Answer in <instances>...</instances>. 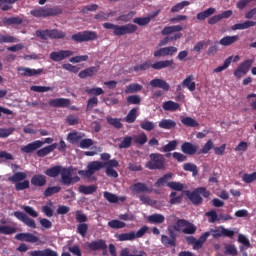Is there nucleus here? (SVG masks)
I'll use <instances>...</instances> for the list:
<instances>
[{
  "mask_svg": "<svg viewBox=\"0 0 256 256\" xmlns=\"http://www.w3.org/2000/svg\"><path fill=\"white\" fill-rule=\"evenodd\" d=\"M44 174L47 177H51L53 179L61 175V184L65 187H71V185H75V183H79L81 181V178L79 176H73V168H67L61 165H55L46 169L44 171Z\"/></svg>",
  "mask_w": 256,
  "mask_h": 256,
  "instance_id": "1",
  "label": "nucleus"
},
{
  "mask_svg": "<svg viewBox=\"0 0 256 256\" xmlns=\"http://www.w3.org/2000/svg\"><path fill=\"white\" fill-rule=\"evenodd\" d=\"M61 13H63V10L59 6L39 7L30 11V15H32V17H42L43 19H47V17H57V15H61Z\"/></svg>",
  "mask_w": 256,
  "mask_h": 256,
  "instance_id": "2",
  "label": "nucleus"
},
{
  "mask_svg": "<svg viewBox=\"0 0 256 256\" xmlns=\"http://www.w3.org/2000/svg\"><path fill=\"white\" fill-rule=\"evenodd\" d=\"M150 160L146 163V169L151 171H163L165 169V156L161 153H151L149 155Z\"/></svg>",
  "mask_w": 256,
  "mask_h": 256,
  "instance_id": "3",
  "label": "nucleus"
},
{
  "mask_svg": "<svg viewBox=\"0 0 256 256\" xmlns=\"http://www.w3.org/2000/svg\"><path fill=\"white\" fill-rule=\"evenodd\" d=\"M185 195L193 205H201V203H203V198L201 195L207 199V197L211 195V192H209L205 187H199L194 189L192 192L187 190Z\"/></svg>",
  "mask_w": 256,
  "mask_h": 256,
  "instance_id": "4",
  "label": "nucleus"
},
{
  "mask_svg": "<svg viewBox=\"0 0 256 256\" xmlns=\"http://www.w3.org/2000/svg\"><path fill=\"white\" fill-rule=\"evenodd\" d=\"M105 167V164L100 161H92L87 165V170H79L78 175L81 177H85L86 179H90V177H93L94 173H97V171H101Z\"/></svg>",
  "mask_w": 256,
  "mask_h": 256,
  "instance_id": "5",
  "label": "nucleus"
},
{
  "mask_svg": "<svg viewBox=\"0 0 256 256\" xmlns=\"http://www.w3.org/2000/svg\"><path fill=\"white\" fill-rule=\"evenodd\" d=\"M98 35L95 31L86 30L83 32H78L76 34H73L71 36L72 41H75L76 43H85L87 41H95L97 39Z\"/></svg>",
  "mask_w": 256,
  "mask_h": 256,
  "instance_id": "6",
  "label": "nucleus"
},
{
  "mask_svg": "<svg viewBox=\"0 0 256 256\" xmlns=\"http://www.w3.org/2000/svg\"><path fill=\"white\" fill-rule=\"evenodd\" d=\"M183 31V26L175 25V26H165L164 29L161 31V35H172V33H176L170 37V41H177L183 37V34L180 32Z\"/></svg>",
  "mask_w": 256,
  "mask_h": 256,
  "instance_id": "7",
  "label": "nucleus"
},
{
  "mask_svg": "<svg viewBox=\"0 0 256 256\" xmlns=\"http://www.w3.org/2000/svg\"><path fill=\"white\" fill-rule=\"evenodd\" d=\"M254 61L251 59L245 60L242 62L237 69L234 71V76L237 77V79H241L243 75H247L249 73V70L251 67H253Z\"/></svg>",
  "mask_w": 256,
  "mask_h": 256,
  "instance_id": "8",
  "label": "nucleus"
},
{
  "mask_svg": "<svg viewBox=\"0 0 256 256\" xmlns=\"http://www.w3.org/2000/svg\"><path fill=\"white\" fill-rule=\"evenodd\" d=\"M17 72L22 75V77H37V75H42L45 73L43 68L33 69L29 67H18Z\"/></svg>",
  "mask_w": 256,
  "mask_h": 256,
  "instance_id": "9",
  "label": "nucleus"
},
{
  "mask_svg": "<svg viewBox=\"0 0 256 256\" xmlns=\"http://www.w3.org/2000/svg\"><path fill=\"white\" fill-rule=\"evenodd\" d=\"M14 217H16V219H18L19 221H22V223H24V225H26L27 227H30V229H37V224L35 223V220L29 218L27 214L21 211H15Z\"/></svg>",
  "mask_w": 256,
  "mask_h": 256,
  "instance_id": "10",
  "label": "nucleus"
},
{
  "mask_svg": "<svg viewBox=\"0 0 256 256\" xmlns=\"http://www.w3.org/2000/svg\"><path fill=\"white\" fill-rule=\"evenodd\" d=\"M137 29L138 27L135 24H126L122 26L118 25L116 37H123V35H133V33L137 32Z\"/></svg>",
  "mask_w": 256,
  "mask_h": 256,
  "instance_id": "11",
  "label": "nucleus"
},
{
  "mask_svg": "<svg viewBox=\"0 0 256 256\" xmlns=\"http://www.w3.org/2000/svg\"><path fill=\"white\" fill-rule=\"evenodd\" d=\"M72 55H73V51L71 50H60L57 52H51L50 59L52 61H55V63H59V61L69 59V57H72Z\"/></svg>",
  "mask_w": 256,
  "mask_h": 256,
  "instance_id": "12",
  "label": "nucleus"
},
{
  "mask_svg": "<svg viewBox=\"0 0 256 256\" xmlns=\"http://www.w3.org/2000/svg\"><path fill=\"white\" fill-rule=\"evenodd\" d=\"M15 239L16 241H25L26 243H37L39 241V237L29 232L18 233L15 235Z\"/></svg>",
  "mask_w": 256,
  "mask_h": 256,
  "instance_id": "13",
  "label": "nucleus"
},
{
  "mask_svg": "<svg viewBox=\"0 0 256 256\" xmlns=\"http://www.w3.org/2000/svg\"><path fill=\"white\" fill-rule=\"evenodd\" d=\"M43 143H44V142L41 141V140H36V141H34V142H31V143H29V144L23 146V147L20 149V151H21L22 153H28V154H29V153H33V152L37 151V149H41Z\"/></svg>",
  "mask_w": 256,
  "mask_h": 256,
  "instance_id": "14",
  "label": "nucleus"
},
{
  "mask_svg": "<svg viewBox=\"0 0 256 256\" xmlns=\"http://www.w3.org/2000/svg\"><path fill=\"white\" fill-rule=\"evenodd\" d=\"M86 247L90 249V251H101V249H107V242L103 239H99L92 242H87Z\"/></svg>",
  "mask_w": 256,
  "mask_h": 256,
  "instance_id": "15",
  "label": "nucleus"
},
{
  "mask_svg": "<svg viewBox=\"0 0 256 256\" xmlns=\"http://www.w3.org/2000/svg\"><path fill=\"white\" fill-rule=\"evenodd\" d=\"M173 65H175V61L173 59L160 60L153 63L151 69H154L155 71H161V69H167L169 67H173Z\"/></svg>",
  "mask_w": 256,
  "mask_h": 256,
  "instance_id": "16",
  "label": "nucleus"
},
{
  "mask_svg": "<svg viewBox=\"0 0 256 256\" xmlns=\"http://www.w3.org/2000/svg\"><path fill=\"white\" fill-rule=\"evenodd\" d=\"M150 85L154 89H163V91H169L171 89V86L167 81L161 79V78H154L150 81Z\"/></svg>",
  "mask_w": 256,
  "mask_h": 256,
  "instance_id": "17",
  "label": "nucleus"
},
{
  "mask_svg": "<svg viewBox=\"0 0 256 256\" xmlns=\"http://www.w3.org/2000/svg\"><path fill=\"white\" fill-rule=\"evenodd\" d=\"M48 105L50 107L65 108V107H69V105H71V100L67 99V98H55V99L49 100Z\"/></svg>",
  "mask_w": 256,
  "mask_h": 256,
  "instance_id": "18",
  "label": "nucleus"
},
{
  "mask_svg": "<svg viewBox=\"0 0 256 256\" xmlns=\"http://www.w3.org/2000/svg\"><path fill=\"white\" fill-rule=\"evenodd\" d=\"M33 187H45L47 185V176L43 174H35L30 180Z\"/></svg>",
  "mask_w": 256,
  "mask_h": 256,
  "instance_id": "19",
  "label": "nucleus"
},
{
  "mask_svg": "<svg viewBox=\"0 0 256 256\" xmlns=\"http://www.w3.org/2000/svg\"><path fill=\"white\" fill-rule=\"evenodd\" d=\"M99 73V67L91 66L79 72L78 77L80 79H87V77H94Z\"/></svg>",
  "mask_w": 256,
  "mask_h": 256,
  "instance_id": "20",
  "label": "nucleus"
},
{
  "mask_svg": "<svg viewBox=\"0 0 256 256\" xmlns=\"http://www.w3.org/2000/svg\"><path fill=\"white\" fill-rule=\"evenodd\" d=\"M23 23V19L20 17H4L2 18V22H0V27H9V25H21Z\"/></svg>",
  "mask_w": 256,
  "mask_h": 256,
  "instance_id": "21",
  "label": "nucleus"
},
{
  "mask_svg": "<svg viewBox=\"0 0 256 256\" xmlns=\"http://www.w3.org/2000/svg\"><path fill=\"white\" fill-rule=\"evenodd\" d=\"M181 151L184 155H195L197 153V145L191 142H184L181 145Z\"/></svg>",
  "mask_w": 256,
  "mask_h": 256,
  "instance_id": "22",
  "label": "nucleus"
},
{
  "mask_svg": "<svg viewBox=\"0 0 256 256\" xmlns=\"http://www.w3.org/2000/svg\"><path fill=\"white\" fill-rule=\"evenodd\" d=\"M239 59H240L239 55H236L234 57L233 56L228 57L224 61V64L222 66H218L216 69H214V73H221V71H225V69H228L229 65H231V61H233V63H237Z\"/></svg>",
  "mask_w": 256,
  "mask_h": 256,
  "instance_id": "23",
  "label": "nucleus"
},
{
  "mask_svg": "<svg viewBox=\"0 0 256 256\" xmlns=\"http://www.w3.org/2000/svg\"><path fill=\"white\" fill-rule=\"evenodd\" d=\"M83 137H85L84 133H81V132H70L67 135V141L69 143H71V145H77V143H79V141H81V139H83Z\"/></svg>",
  "mask_w": 256,
  "mask_h": 256,
  "instance_id": "24",
  "label": "nucleus"
},
{
  "mask_svg": "<svg viewBox=\"0 0 256 256\" xmlns=\"http://www.w3.org/2000/svg\"><path fill=\"white\" fill-rule=\"evenodd\" d=\"M193 79V75H189L182 82L183 87H186V89H188V91L191 93L197 89V84L195 81H193Z\"/></svg>",
  "mask_w": 256,
  "mask_h": 256,
  "instance_id": "25",
  "label": "nucleus"
},
{
  "mask_svg": "<svg viewBox=\"0 0 256 256\" xmlns=\"http://www.w3.org/2000/svg\"><path fill=\"white\" fill-rule=\"evenodd\" d=\"M216 11L217 10L215 8L210 7L202 12H199L196 15V18L198 21H205V19H209V17H211V15H215Z\"/></svg>",
  "mask_w": 256,
  "mask_h": 256,
  "instance_id": "26",
  "label": "nucleus"
},
{
  "mask_svg": "<svg viewBox=\"0 0 256 256\" xmlns=\"http://www.w3.org/2000/svg\"><path fill=\"white\" fill-rule=\"evenodd\" d=\"M158 127H160V129H166L169 131V130L175 129V127H177V122H175V120H171V119H162L158 123Z\"/></svg>",
  "mask_w": 256,
  "mask_h": 256,
  "instance_id": "27",
  "label": "nucleus"
},
{
  "mask_svg": "<svg viewBox=\"0 0 256 256\" xmlns=\"http://www.w3.org/2000/svg\"><path fill=\"white\" fill-rule=\"evenodd\" d=\"M130 191L134 193H149V187L145 183L137 182L130 186Z\"/></svg>",
  "mask_w": 256,
  "mask_h": 256,
  "instance_id": "28",
  "label": "nucleus"
},
{
  "mask_svg": "<svg viewBox=\"0 0 256 256\" xmlns=\"http://www.w3.org/2000/svg\"><path fill=\"white\" fill-rule=\"evenodd\" d=\"M27 179V173L25 172H15L12 176L8 178V181L11 183L17 184L21 181H25Z\"/></svg>",
  "mask_w": 256,
  "mask_h": 256,
  "instance_id": "29",
  "label": "nucleus"
},
{
  "mask_svg": "<svg viewBox=\"0 0 256 256\" xmlns=\"http://www.w3.org/2000/svg\"><path fill=\"white\" fill-rule=\"evenodd\" d=\"M256 22L248 20L244 23H237L232 26V31H242L243 29H249L250 27H255Z\"/></svg>",
  "mask_w": 256,
  "mask_h": 256,
  "instance_id": "30",
  "label": "nucleus"
},
{
  "mask_svg": "<svg viewBox=\"0 0 256 256\" xmlns=\"http://www.w3.org/2000/svg\"><path fill=\"white\" fill-rule=\"evenodd\" d=\"M164 111H179L181 109V105L174 101H166L162 105Z\"/></svg>",
  "mask_w": 256,
  "mask_h": 256,
  "instance_id": "31",
  "label": "nucleus"
},
{
  "mask_svg": "<svg viewBox=\"0 0 256 256\" xmlns=\"http://www.w3.org/2000/svg\"><path fill=\"white\" fill-rule=\"evenodd\" d=\"M236 41H239V35L223 37L220 39L219 43L223 45V47H229V45H233Z\"/></svg>",
  "mask_w": 256,
  "mask_h": 256,
  "instance_id": "32",
  "label": "nucleus"
},
{
  "mask_svg": "<svg viewBox=\"0 0 256 256\" xmlns=\"http://www.w3.org/2000/svg\"><path fill=\"white\" fill-rule=\"evenodd\" d=\"M148 222L154 225H161L165 223V216L163 214H152L148 216Z\"/></svg>",
  "mask_w": 256,
  "mask_h": 256,
  "instance_id": "33",
  "label": "nucleus"
},
{
  "mask_svg": "<svg viewBox=\"0 0 256 256\" xmlns=\"http://www.w3.org/2000/svg\"><path fill=\"white\" fill-rule=\"evenodd\" d=\"M171 179H173V173L169 172L163 175V177L159 178L154 183V187H165V185H167V181H171Z\"/></svg>",
  "mask_w": 256,
  "mask_h": 256,
  "instance_id": "34",
  "label": "nucleus"
},
{
  "mask_svg": "<svg viewBox=\"0 0 256 256\" xmlns=\"http://www.w3.org/2000/svg\"><path fill=\"white\" fill-rule=\"evenodd\" d=\"M175 149H177V140H172L163 147L158 148V151L161 153H171V151H175Z\"/></svg>",
  "mask_w": 256,
  "mask_h": 256,
  "instance_id": "35",
  "label": "nucleus"
},
{
  "mask_svg": "<svg viewBox=\"0 0 256 256\" xmlns=\"http://www.w3.org/2000/svg\"><path fill=\"white\" fill-rule=\"evenodd\" d=\"M78 190L80 193H83V195H93V193L97 192V185H80Z\"/></svg>",
  "mask_w": 256,
  "mask_h": 256,
  "instance_id": "36",
  "label": "nucleus"
},
{
  "mask_svg": "<svg viewBox=\"0 0 256 256\" xmlns=\"http://www.w3.org/2000/svg\"><path fill=\"white\" fill-rule=\"evenodd\" d=\"M49 39H65L66 33L59 29H51L49 30Z\"/></svg>",
  "mask_w": 256,
  "mask_h": 256,
  "instance_id": "37",
  "label": "nucleus"
},
{
  "mask_svg": "<svg viewBox=\"0 0 256 256\" xmlns=\"http://www.w3.org/2000/svg\"><path fill=\"white\" fill-rule=\"evenodd\" d=\"M18 1L20 0H0L1 11H11V5H15V3H18Z\"/></svg>",
  "mask_w": 256,
  "mask_h": 256,
  "instance_id": "38",
  "label": "nucleus"
},
{
  "mask_svg": "<svg viewBox=\"0 0 256 256\" xmlns=\"http://www.w3.org/2000/svg\"><path fill=\"white\" fill-rule=\"evenodd\" d=\"M106 122L108 125H112L115 129H123V123H121V119L113 118L111 116L106 117Z\"/></svg>",
  "mask_w": 256,
  "mask_h": 256,
  "instance_id": "39",
  "label": "nucleus"
},
{
  "mask_svg": "<svg viewBox=\"0 0 256 256\" xmlns=\"http://www.w3.org/2000/svg\"><path fill=\"white\" fill-rule=\"evenodd\" d=\"M183 169L184 171H189L190 173H192L193 177H197L199 175V168H197V165L193 163H185L183 165Z\"/></svg>",
  "mask_w": 256,
  "mask_h": 256,
  "instance_id": "40",
  "label": "nucleus"
},
{
  "mask_svg": "<svg viewBox=\"0 0 256 256\" xmlns=\"http://www.w3.org/2000/svg\"><path fill=\"white\" fill-rule=\"evenodd\" d=\"M181 123L184 124L185 127H199V122L189 116L181 118Z\"/></svg>",
  "mask_w": 256,
  "mask_h": 256,
  "instance_id": "41",
  "label": "nucleus"
},
{
  "mask_svg": "<svg viewBox=\"0 0 256 256\" xmlns=\"http://www.w3.org/2000/svg\"><path fill=\"white\" fill-rule=\"evenodd\" d=\"M161 243L164 247H177V242L165 234L161 236Z\"/></svg>",
  "mask_w": 256,
  "mask_h": 256,
  "instance_id": "42",
  "label": "nucleus"
},
{
  "mask_svg": "<svg viewBox=\"0 0 256 256\" xmlns=\"http://www.w3.org/2000/svg\"><path fill=\"white\" fill-rule=\"evenodd\" d=\"M0 43H19V39L9 34H0Z\"/></svg>",
  "mask_w": 256,
  "mask_h": 256,
  "instance_id": "43",
  "label": "nucleus"
},
{
  "mask_svg": "<svg viewBox=\"0 0 256 256\" xmlns=\"http://www.w3.org/2000/svg\"><path fill=\"white\" fill-rule=\"evenodd\" d=\"M211 149H215V145L213 144V140H208L204 146L202 147V149H200L198 151V155H207V153H209V151H211Z\"/></svg>",
  "mask_w": 256,
  "mask_h": 256,
  "instance_id": "44",
  "label": "nucleus"
},
{
  "mask_svg": "<svg viewBox=\"0 0 256 256\" xmlns=\"http://www.w3.org/2000/svg\"><path fill=\"white\" fill-rule=\"evenodd\" d=\"M140 127L144 131H154L156 125H155V122L145 119L142 122H140Z\"/></svg>",
  "mask_w": 256,
  "mask_h": 256,
  "instance_id": "45",
  "label": "nucleus"
},
{
  "mask_svg": "<svg viewBox=\"0 0 256 256\" xmlns=\"http://www.w3.org/2000/svg\"><path fill=\"white\" fill-rule=\"evenodd\" d=\"M143 90V85L138 83H132L126 86L125 93H139V91Z\"/></svg>",
  "mask_w": 256,
  "mask_h": 256,
  "instance_id": "46",
  "label": "nucleus"
},
{
  "mask_svg": "<svg viewBox=\"0 0 256 256\" xmlns=\"http://www.w3.org/2000/svg\"><path fill=\"white\" fill-rule=\"evenodd\" d=\"M61 191V186H51L44 190V197H52V195H57Z\"/></svg>",
  "mask_w": 256,
  "mask_h": 256,
  "instance_id": "47",
  "label": "nucleus"
},
{
  "mask_svg": "<svg viewBox=\"0 0 256 256\" xmlns=\"http://www.w3.org/2000/svg\"><path fill=\"white\" fill-rule=\"evenodd\" d=\"M137 111H139V108H132L127 116L125 117L126 123H133L134 121H137Z\"/></svg>",
  "mask_w": 256,
  "mask_h": 256,
  "instance_id": "48",
  "label": "nucleus"
},
{
  "mask_svg": "<svg viewBox=\"0 0 256 256\" xmlns=\"http://www.w3.org/2000/svg\"><path fill=\"white\" fill-rule=\"evenodd\" d=\"M134 143L136 145H145V143H147V134H145V132H142L136 136L133 137Z\"/></svg>",
  "mask_w": 256,
  "mask_h": 256,
  "instance_id": "49",
  "label": "nucleus"
},
{
  "mask_svg": "<svg viewBox=\"0 0 256 256\" xmlns=\"http://www.w3.org/2000/svg\"><path fill=\"white\" fill-rule=\"evenodd\" d=\"M151 66H152L151 62L145 61L140 65L134 66L133 71H135V73H139L141 71H147L148 69H151Z\"/></svg>",
  "mask_w": 256,
  "mask_h": 256,
  "instance_id": "50",
  "label": "nucleus"
},
{
  "mask_svg": "<svg viewBox=\"0 0 256 256\" xmlns=\"http://www.w3.org/2000/svg\"><path fill=\"white\" fill-rule=\"evenodd\" d=\"M17 233V228L11 226H0V235H13Z\"/></svg>",
  "mask_w": 256,
  "mask_h": 256,
  "instance_id": "51",
  "label": "nucleus"
},
{
  "mask_svg": "<svg viewBox=\"0 0 256 256\" xmlns=\"http://www.w3.org/2000/svg\"><path fill=\"white\" fill-rule=\"evenodd\" d=\"M127 224L121 220H111L108 222V227L111 229H123Z\"/></svg>",
  "mask_w": 256,
  "mask_h": 256,
  "instance_id": "52",
  "label": "nucleus"
},
{
  "mask_svg": "<svg viewBox=\"0 0 256 256\" xmlns=\"http://www.w3.org/2000/svg\"><path fill=\"white\" fill-rule=\"evenodd\" d=\"M133 23L139 25L140 27H145V25H149L151 23V18L148 17H136L133 19Z\"/></svg>",
  "mask_w": 256,
  "mask_h": 256,
  "instance_id": "53",
  "label": "nucleus"
},
{
  "mask_svg": "<svg viewBox=\"0 0 256 256\" xmlns=\"http://www.w3.org/2000/svg\"><path fill=\"white\" fill-rule=\"evenodd\" d=\"M53 87L51 86H31L30 91H34V93H47V91H53Z\"/></svg>",
  "mask_w": 256,
  "mask_h": 256,
  "instance_id": "54",
  "label": "nucleus"
},
{
  "mask_svg": "<svg viewBox=\"0 0 256 256\" xmlns=\"http://www.w3.org/2000/svg\"><path fill=\"white\" fill-rule=\"evenodd\" d=\"M133 145V137L126 136L123 141L119 144V149H129Z\"/></svg>",
  "mask_w": 256,
  "mask_h": 256,
  "instance_id": "55",
  "label": "nucleus"
},
{
  "mask_svg": "<svg viewBox=\"0 0 256 256\" xmlns=\"http://www.w3.org/2000/svg\"><path fill=\"white\" fill-rule=\"evenodd\" d=\"M167 187H169L173 191H183V189H185V185H183V183L175 181L168 182Z\"/></svg>",
  "mask_w": 256,
  "mask_h": 256,
  "instance_id": "56",
  "label": "nucleus"
},
{
  "mask_svg": "<svg viewBox=\"0 0 256 256\" xmlns=\"http://www.w3.org/2000/svg\"><path fill=\"white\" fill-rule=\"evenodd\" d=\"M133 17H135V11H131L127 14L120 15L116 19V21H122L123 23H129V21H131V19H133Z\"/></svg>",
  "mask_w": 256,
  "mask_h": 256,
  "instance_id": "57",
  "label": "nucleus"
},
{
  "mask_svg": "<svg viewBox=\"0 0 256 256\" xmlns=\"http://www.w3.org/2000/svg\"><path fill=\"white\" fill-rule=\"evenodd\" d=\"M15 133V128H0V138L1 139H7L10 135H13Z\"/></svg>",
  "mask_w": 256,
  "mask_h": 256,
  "instance_id": "58",
  "label": "nucleus"
},
{
  "mask_svg": "<svg viewBox=\"0 0 256 256\" xmlns=\"http://www.w3.org/2000/svg\"><path fill=\"white\" fill-rule=\"evenodd\" d=\"M30 187V182L29 180H22L21 182H17L15 184V190L16 191H25V189H29Z\"/></svg>",
  "mask_w": 256,
  "mask_h": 256,
  "instance_id": "59",
  "label": "nucleus"
},
{
  "mask_svg": "<svg viewBox=\"0 0 256 256\" xmlns=\"http://www.w3.org/2000/svg\"><path fill=\"white\" fill-rule=\"evenodd\" d=\"M188 225H189V221H187L185 219H178L172 227H173L174 231L179 232V231H181L182 227H186Z\"/></svg>",
  "mask_w": 256,
  "mask_h": 256,
  "instance_id": "60",
  "label": "nucleus"
},
{
  "mask_svg": "<svg viewBox=\"0 0 256 256\" xmlns=\"http://www.w3.org/2000/svg\"><path fill=\"white\" fill-rule=\"evenodd\" d=\"M118 239L120 241H133V240H135V232L119 234Z\"/></svg>",
  "mask_w": 256,
  "mask_h": 256,
  "instance_id": "61",
  "label": "nucleus"
},
{
  "mask_svg": "<svg viewBox=\"0 0 256 256\" xmlns=\"http://www.w3.org/2000/svg\"><path fill=\"white\" fill-rule=\"evenodd\" d=\"M225 253H227L228 255L231 256H237L238 255V251H237V246H235L234 244H227L225 245Z\"/></svg>",
  "mask_w": 256,
  "mask_h": 256,
  "instance_id": "62",
  "label": "nucleus"
},
{
  "mask_svg": "<svg viewBox=\"0 0 256 256\" xmlns=\"http://www.w3.org/2000/svg\"><path fill=\"white\" fill-rule=\"evenodd\" d=\"M104 198L109 203H119V197L111 192H104Z\"/></svg>",
  "mask_w": 256,
  "mask_h": 256,
  "instance_id": "63",
  "label": "nucleus"
},
{
  "mask_svg": "<svg viewBox=\"0 0 256 256\" xmlns=\"http://www.w3.org/2000/svg\"><path fill=\"white\" fill-rule=\"evenodd\" d=\"M242 181H244V183H253V181H256V172H253L252 174H243Z\"/></svg>",
  "mask_w": 256,
  "mask_h": 256,
  "instance_id": "64",
  "label": "nucleus"
}]
</instances>
